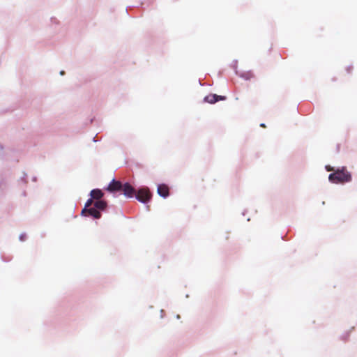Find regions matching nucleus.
Returning a JSON list of instances; mask_svg holds the SVG:
<instances>
[{
	"label": "nucleus",
	"mask_w": 357,
	"mask_h": 357,
	"mask_svg": "<svg viewBox=\"0 0 357 357\" xmlns=\"http://www.w3.org/2000/svg\"><path fill=\"white\" fill-rule=\"evenodd\" d=\"M169 187L165 184H160L158 187V193L163 197H167L169 195Z\"/></svg>",
	"instance_id": "7"
},
{
	"label": "nucleus",
	"mask_w": 357,
	"mask_h": 357,
	"mask_svg": "<svg viewBox=\"0 0 357 357\" xmlns=\"http://www.w3.org/2000/svg\"><path fill=\"white\" fill-rule=\"evenodd\" d=\"M123 184L119 181L113 179L107 187L106 190L110 192H114L121 190Z\"/></svg>",
	"instance_id": "3"
},
{
	"label": "nucleus",
	"mask_w": 357,
	"mask_h": 357,
	"mask_svg": "<svg viewBox=\"0 0 357 357\" xmlns=\"http://www.w3.org/2000/svg\"><path fill=\"white\" fill-rule=\"evenodd\" d=\"M93 204H94L93 199L92 198L88 199L87 202L85 204V206H84V208H91Z\"/></svg>",
	"instance_id": "10"
},
{
	"label": "nucleus",
	"mask_w": 357,
	"mask_h": 357,
	"mask_svg": "<svg viewBox=\"0 0 357 357\" xmlns=\"http://www.w3.org/2000/svg\"><path fill=\"white\" fill-rule=\"evenodd\" d=\"M90 195L93 199L96 201L101 199L104 194L100 189H94L91 191Z\"/></svg>",
	"instance_id": "8"
},
{
	"label": "nucleus",
	"mask_w": 357,
	"mask_h": 357,
	"mask_svg": "<svg viewBox=\"0 0 357 357\" xmlns=\"http://www.w3.org/2000/svg\"><path fill=\"white\" fill-rule=\"evenodd\" d=\"M225 96H218L216 94H209L204 98V101L211 104H213L219 100H225Z\"/></svg>",
	"instance_id": "6"
},
{
	"label": "nucleus",
	"mask_w": 357,
	"mask_h": 357,
	"mask_svg": "<svg viewBox=\"0 0 357 357\" xmlns=\"http://www.w3.org/2000/svg\"><path fill=\"white\" fill-rule=\"evenodd\" d=\"M328 179L333 183H344L351 181V175L345 167H342L331 174Z\"/></svg>",
	"instance_id": "1"
},
{
	"label": "nucleus",
	"mask_w": 357,
	"mask_h": 357,
	"mask_svg": "<svg viewBox=\"0 0 357 357\" xmlns=\"http://www.w3.org/2000/svg\"><path fill=\"white\" fill-rule=\"evenodd\" d=\"M121 190L127 197H132L136 194L135 188L128 183H126L123 185Z\"/></svg>",
	"instance_id": "4"
},
{
	"label": "nucleus",
	"mask_w": 357,
	"mask_h": 357,
	"mask_svg": "<svg viewBox=\"0 0 357 357\" xmlns=\"http://www.w3.org/2000/svg\"><path fill=\"white\" fill-rule=\"evenodd\" d=\"M82 214H88L89 215L93 216L96 219H99L101 217V213L95 207H91L89 208H83Z\"/></svg>",
	"instance_id": "5"
},
{
	"label": "nucleus",
	"mask_w": 357,
	"mask_h": 357,
	"mask_svg": "<svg viewBox=\"0 0 357 357\" xmlns=\"http://www.w3.org/2000/svg\"><path fill=\"white\" fill-rule=\"evenodd\" d=\"M107 204V202L104 200H96L95 202H94V207L98 210V211H103L106 208Z\"/></svg>",
	"instance_id": "9"
},
{
	"label": "nucleus",
	"mask_w": 357,
	"mask_h": 357,
	"mask_svg": "<svg viewBox=\"0 0 357 357\" xmlns=\"http://www.w3.org/2000/svg\"><path fill=\"white\" fill-rule=\"evenodd\" d=\"M326 169L328 171H333V168L328 167V166L326 167Z\"/></svg>",
	"instance_id": "11"
},
{
	"label": "nucleus",
	"mask_w": 357,
	"mask_h": 357,
	"mask_svg": "<svg viewBox=\"0 0 357 357\" xmlns=\"http://www.w3.org/2000/svg\"><path fill=\"white\" fill-rule=\"evenodd\" d=\"M61 75H63V74H64L63 71H61Z\"/></svg>",
	"instance_id": "12"
},
{
	"label": "nucleus",
	"mask_w": 357,
	"mask_h": 357,
	"mask_svg": "<svg viewBox=\"0 0 357 357\" xmlns=\"http://www.w3.org/2000/svg\"><path fill=\"white\" fill-rule=\"evenodd\" d=\"M135 197L139 202L147 203L151 198V194L147 188H144L136 192Z\"/></svg>",
	"instance_id": "2"
}]
</instances>
